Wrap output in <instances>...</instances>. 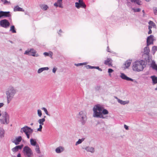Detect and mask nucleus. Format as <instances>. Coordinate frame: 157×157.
I'll list each match as a JSON object with an SVG mask.
<instances>
[{
  "mask_svg": "<svg viewBox=\"0 0 157 157\" xmlns=\"http://www.w3.org/2000/svg\"><path fill=\"white\" fill-rule=\"evenodd\" d=\"M2 116L4 117L5 121L2 119H0L1 122L3 124H8L9 122V116L6 112L2 113Z\"/></svg>",
  "mask_w": 157,
  "mask_h": 157,
  "instance_id": "nucleus-6",
  "label": "nucleus"
},
{
  "mask_svg": "<svg viewBox=\"0 0 157 157\" xmlns=\"http://www.w3.org/2000/svg\"><path fill=\"white\" fill-rule=\"evenodd\" d=\"M118 102L121 105H124L128 103L129 101H123L122 100L118 99Z\"/></svg>",
  "mask_w": 157,
  "mask_h": 157,
  "instance_id": "nucleus-26",
  "label": "nucleus"
},
{
  "mask_svg": "<svg viewBox=\"0 0 157 157\" xmlns=\"http://www.w3.org/2000/svg\"><path fill=\"white\" fill-rule=\"evenodd\" d=\"M41 9L43 10H46L48 9V6L46 5H42L40 6Z\"/></svg>",
  "mask_w": 157,
  "mask_h": 157,
  "instance_id": "nucleus-30",
  "label": "nucleus"
},
{
  "mask_svg": "<svg viewBox=\"0 0 157 157\" xmlns=\"http://www.w3.org/2000/svg\"><path fill=\"white\" fill-rule=\"evenodd\" d=\"M36 148L35 149V150L36 151L38 154H40V148L38 144H37L36 146Z\"/></svg>",
  "mask_w": 157,
  "mask_h": 157,
  "instance_id": "nucleus-36",
  "label": "nucleus"
},
{
  "mask_svg": "<svg viewBox=\"0 0 157 157\" xmlns=\"http://www.w3.org/2000/svg\"><path fill=\"white\" fill-rule=\"evenodd\" d=\"M151 66L153 69L157 71V65L156 64L155 61L154 60L152 61Z\"/></svg>",
  "mask_w": 157,
  "mask_h": 157,
  "instance_id": "nucleus-17",
  "label": "nucleus"
},
{
  "mask_svg": "<svg viewBox=\"0 0 157 157\" xmlns=\"http://www.w3.org/2000/svg\"><path fill=\"white\" fill-rule=\"evenodd\" d=\"M37 113L38 116L39 117H41L42 116V111L40 109H38L37 110Z\"/></svg>",
  "mask_w": 157,
  "mask_h": 157,
  "instance_id": "nucleus-40",
  "label": "nucleus"
},
{
  "mask_svg": "<svg viewBox=\"0 0 157 157\" xmlns=\"http://www.w3.org/2000/svg\"><path fill=\"white\" fill-rule=\"evenodd\" d=\"M36 51L34 50L33 48H31L30 49H28L26 51L24 54L33 56L38 57L39 56V55L38 54H36Z\"/></svg>",
  "mask_w": 157,
  "mask_h": 157,
  "instance_id": "nucleus-7",
  "label": "nucleus"
},
{
  "mask_svg": "<svg viewBox=\"0 0 157 157\" xmlns=\"http://www.w3.org/2000/svg\"><path fill=\"white\" fill-rule=\"evenodd\" d=\"M49 53L45 52L44 53V55H45V56H48L49 55Z\"/></svg>",
  "mask_w": 157,
  "mask_h": 157,
  "instance_id": "nucleus-54",
  "label": "nucleus"
},
{
  "mask_svg": "<svg viewBox=\"0 0 157 157\" xmlns=\"http://www.w3.org/2000/svg\"><path fill=\"white\" fill-rule=\"evenodd\" d=\"M154 13L155 15H157V8H154Z\"/></svg>",
  "mask_w": 157,
  "mask_h": 157,
  "instance_id": "nucleus-46",
  "label": "nucleus"
},
{
  "mask_svg": "<svg viewBox=\"0 0 157 157\" xmlns=\"http://www.w3.org/2000/svg\"><path fill=\"white\" fill-rule=\"evenodd\" d=\"M22 128H25V129H26V131L31 134L33 132V129L31 128L30 127H29L27 126H25L24 127Z\"/></svg>",
  "mask_w": 157,
  "mask_h": 157,
  "instance_id": "nucleus-16",
  "label": "nucleus"
},
{
  "mask_svg": "<svg viewBox=\"0 0 157 157\" xmlns=\"http://www.w3.org/2000/svg\"><path fill=\"white\" fill-rule=\"evenodd\" d=\"M62 30L60 29L59 30V32L58 33L59 35L60 36H61V35L59 33H62Z\"/></svg>",
  "mask_w": 157,
  "mask_h": 157,
  "instance_id": "nucleus-56",
  "label": "nucleus"
},
{
  "mask_svg": "<svg viewBox=\"0 0 157 157\" xmlns=\"http://www.w3.org/2000/svg\"><path fill=\"white\" fill-rule=\"evenodd\" d=\"M20 132L22 133L23 132H24L25 135L27 137L28 139H29L30 138V135L31 134L30 133H29L28 132L26 131V129H25V128H21Z\"/></svg>",
  "mask_w": 157,
  "mask_h": 157,
  "instance_id": "nucleus-14",
  "label": "nucleus"
},
{
  "mask_svg": "<svg viewBox=\"0 0 157 157\" xmlns=\"http://www.w3.org/2000/svg\"><path fill=\"white\" fill-rule=\"evenodd\" d=\"M63 0H58L57 3L58 4V6L61 8H63V6H62Z\"/></svg>",
  "mask_w": 157,
  "mask_h": 157,
  "instance_id": "nucleus-32",
  "label": "nucleus"
},
{
  "mask_svg": "<svg viewBox=\"0 0 157 157\" xmlns=\"http://www.w3.org/2000/svg\"><path fill=\"white\" fill-rule=\"evenodd\" d=\"M113 71V70L111 68H109L108 70V72L109 73H111Z\"/></svg>",
  "mask_w": 157,
  "mask_h": 157,
  "instance_id": "nucleus-48",
  "label": "nucleus"
},
{
  "mask_svg": "<svg viewBox=\"0 0 157 157\" xmlns=\"http://www.w3.org/2000/svg\"><path fill=\"white\" fill-rule=\"evenodd\" d=\"M131 60H130V59H129L127 60L126 61L125 63L124 64V65L126 68H127L129 67L131 63Z\"/></svg>",
  "mask_w": 157,
  "mask_h": 157,
  "instance_id": "nucleus-27",
  "label": "nucleus"
},
{
  "mask_svg": "<svg viewBox=\"0 0 157 157\" xmlns=\"http://www.w3.org/2000/svg\"><path fill=\"white\" fill-rule=\"evenodd\" d=\"M78 118L82 125H84L87 120L86 113L85 111H80L78 115Z\"/></svg>",
  "mask_w": 157,
  "mask_h": 157,
  "instance_id": "nucleus-3",
  "label": "nucleus"
},
{
  "mask_svg": "<svg viewBox=\"0 0 157 157\" xmlns=\"http://www.w3.org/2000/svg\"><path fill=\"white\" fill-rule=\"evenodd\" d=\"M41 109L43 110H44V111L45 113L48 116H50V115L48 113V112L47 109L44 108L43 107L41 108Z\"/></svg>",
  "mask_w": 157,
  "mask_h": 157,
  "instance_id": "nucleus-38",
  "label": "nucleus"
},
{
  "mask_svg": "<svg viewBox=\"0 0 157 157\" xmlns=\"http://www.w3.org/2000/svg\"><path fill=\"white\" fill-rule=\"evenodd\" d=\"M45 121V119L43 118L42 119H39L38 121V122L40 124L43 125L44 124V122Z\"/></svg>",
  "mask_w": 157,
  "mask_h": 157,
  "instance_id": "nucleus-33",
  "label": "nucleus"
},
{
  "mask_svg": "<svg viewBox=\"0 0 157 157\" xmlns=\"http://www.w3.org/2000/svg\"><path fill=\"white\" fill-rule=\"evenodd\" d=\"M90 65H87L85 66V67L87 69H90Z\"/></svg>",
  "mask_w": 157,
  "mask_h": 157,
  "instance_id": "nucleus-55",
  "label": "nucleus"
},
{
  "mask_svg": "<svg viewBox=\"0 0 157 157\" xmlns=\"http://www.w3.org/2000/svg\"><path fill=\"white\" fill-rule=\"evenodd\" d=\"M64 150V148L63 147L60 146L56 149V153H59L63 151Z\"/></svg>",
  "mask_w": 157,
  "mask_h": 157,
  "instance_id": "nucleus-19",
  "label": "nucleus"
},
{
  "mask_svg": "<svg viewBox=\"0 0 157 157\" xmlns=\"http://www.w3.org/2000/svg\"><path fill=\"white\" fill-rule=\"evenodd\" d=\"M22 139V138L21 136H19L18 137L16 138L15 139L12 141V142L14 143L15 145H17L19 144L20 142Z\"/></svg>",
  "mask_w": 157,
  "mask_h": 157,
  "instance_id": "nucleus-12",
  "label": "nucleus"
},
{
  "mask_svg": "<svg viewBox=\"0 0 157 157\" xmlns=\"http://www.w3.org/2000/svg\"><path fill=\"white\" fill-rule=\"evenodd\" d=\"M154 36L150 35L147 39V46H149L150 45L153 44Z\"/></svg>",
  "mask_w": 157,
  "mask_h": 157,
  "instance_id": "nucleus-11",
  "label": "nucleus"
},
{
  "mask_svg": "<svg viewBox=\"0 0 157 157\" xmlns=\"http://www.w3.org/2000/svg\"><path fill=\"white\" fill-rule=\"evenodd\" d=\"M57 68H53L52 69V72L53 73H55L57 70Z\"/></svg>",
  "mask_w": 157,
  "mask_h": 157,
  "instance_id": "nucleus-51",
  "label": "nucleus"
},
{
  "mask_svg": "<svg viewBox=\"0 0 157 157\" xmlns=\"http://www.w3.org/2000/svg\"><path fill=\"white\" fill-rule=\"evenodd\" d=\"M42 124H40V125H39V128L37 129V131H38L41 132L42 131Z\"/></svg>",
  "mask_w": 157,
  "mask_h": 157,
  "instance_id": "nucleus-43",
  "label": "nucleus"
},
{
  "mask_svg": "<svg viewBox=\"0 0 157 157\" xmlns=\"http://www.w3.org/2000/svg\"><path fill=\"white\" fill-rule=\"evenodd\" d=\"M85 149L87 151L90 152L92 153H93L94 152V148L93 147H87L85 148Z\"/></svg>",
  "mask_w": 157,
  "mask_h": 157,
  "instance_id": "nucleus-23",
  "label": "nucleus"
},
{
  "mask_svg": "<svg viewBox=\"0 0 157 157\" xmlns=\"http://www.w3.org/2000/svg\"><path fill=\"white\" fill-rule=\"evenodd\" d=\"M16 92V90L13 87L10 86L6 92V96L13 98Z\"/></svg>",
  "mask_w": 157,
  "mask_h": 157,
  "instance_id": "nucleus-5",
  "label": "nucleus"
},
{
  "mask_svg": "<svg viewBox=\"0 0 157 157\" xmlns=\"http://www.w3.org/2000/svg\"><path fill=\"white\" fill-rule=\"evenodd\" d=\"M112 60L110 58H107L106 60H105L104 62V64L105 65H108L109 66H112V62H110Z\"/></svg>",
  "mask_w": 157,
  "mask_h": 157,
  "instance_id": "nucleus-18",
  "label": "nucleus"
},
{
  "mask_svg": "<svg viewBox=\"0 0 157 157\" xmlns=\"http://www.w3.org/2000/svg\"><path fill=\"white\" fill-rule=\"evenodd\" d=\"M107 51L108 52H111L110 51H109V46H108L107 47Z\"/></svg>",
  "mask_w": 157,
  "mask_h": 157,
  "instance_id": "nucleus-60",
  "label": "nucleus"
},
{
  "mask_svg": "<svg viewBox=\"0 0 157 157\" xmlns=\"http://www.w3.org/2000/svg\"><path fill=\"white\" fill-rule=\"evenodd\" d=\"M120 77L123 79L125 80L128 81H131L132 82H133L136 83H137V82L136 80L133 79L132 78L127 76L124 73H121Z\"/></svg>",
  "mask_w": 157,
  "mask_h": 157,
  "instance_id": "nucleus-9",
  "label": "nucleus"
},
{
  "mask_svg": "<svg viewBox=\"0 0 157 157\" xmlns=\"http://www.w3.org/2000/svg\"><path fill=\"white\" fill-rule=\"evenodd\" d=\"M151 28H152V26H151V25H149L148 26V29H151Z\"/></svg>",
  "mask_w": 157,
  "mask_h": 157,
  "instance_id": "nucleus-63",
  "label": "nucleus"
},
{
  "mask_svg": "<svg viewBox=\"0 0 157 157\" xmlns=\"http://www.w3.org/2000/svg\"><path fill=\"white\" fill-rule=\"evenodd\" d=\"M3 17H11V16L10 12H4L3 11Z\"/></svg>",
  "mask_w": 157,
  "mask_h": 157,
  "instance_id": "nucleus-24",
  "label": "nucleus"
},
{
  "mask_svg": "<svg viewBox=\"0 0 157 157\" xmlns=\"http://www.w3.org/2000/svg\"><path fill=\"white\" fill-rule=\"evenodd\" d=\"M130 1L132 2L136 3L138 5H141V1L140 0H130Z\"/></svg>",
  "mask_w": 157,
  "mask_h": 157,
  "instance_id": "nucleus-29",
  "label": "nucleus"
},
{
  "mask_svg": "<svg viewBox=\"0 0 157 157\" xmlns=\"http://www.w3.org/2000/svg\"><path fill=\"white\" fill-rule=\"evenodd\" d=\"M147 59H146V61L147 63H149L150 62V60L151 59L149 55V56H147Z\"/></svg>",
  "mask_w": 157,
  "mask_h": 157,
  "instance_id": "nucleus-42",
  "label": "nucleus"
},
{
  "mask_svg": "<svg viewBox=\"0 0 157 157\" xmlns=\"http://www.w3.org/2000/svg\"><path fill=\"white\" fill-rule=\"evenodd\" d=\"M17 157H21V154L20 153H19L17 155Z\"/></svg>",
  "mask_w": 157,
  "mask_h": 157,
  "instance_id": "nucleus-61",
  "label": "nucleus"
},
{
  "mask_svg": "<svg viewBox=\"0 0 157 157\" xmlns=\"http://www.w3.org/2000/svg\"><path fill=\"white\" fill-rule=\"evenodd\" d=\"M90 69H95V66H90Z\"/></svg>",
  "mask_w": 157,
  "mask_h": 157,
  "instance_id": "nucleus-62",
  "label": "nucleus"
},
{
  "mask_svg": "<svg viewBox=\"0 0 157 157\" xmlns=\"http://www.w3.org/2000/svg\"><path fill=\"white\" fill-rule=\"evenodd\" d=\"M54 6H56V7L58 6V4L57 3V2H56L54 4Z\"/></svg>",
  "mask_w": 157,
  "mask_h": 157,
  "instance_id": "nucleus-59",
  "label": "nucleus"
},
{
  "mask_svg": "<svg viewBox=\"0 0 157 157\" xmlns=\"http://www.w3.org/2000/svg\"><path fill=\"white\" fill-rule=\"evenodd\" d=\"M157 51V46H154L152 47V51L153 54H154L155 52Z\"/></svg>",
  "mask_w": 157,
  "mask_h": 157,
  "instance_id": "nucleus-35",
  "label": "nucleus"
},
{
  "mask_svg": "<svg viewBox=\"0 0 157 157\" xmlns=\"http://www.w3.org/2000/svg\"><path fill=\"white\" fill-rule=\"evenodd\" d=\"M144 63V61L143 60L135 62L132 67L133 70L138 72L143 71L145 66Z\"/></svg>",
  "mask_w": 157,
  "mask_h": 157,
  "instance_id": "nucleus-2",
  "label": "nucleus"
},
{
  "mask_svg": "<svg viewBox=\"0 0 157 157\" xmlns=\"http://www.w3.org/2000/svg\"><path fill=\"white\" fill-rule=\"evenodd\" d=\"M9 41L12 44L13 43V42L12 41L9 40Z\"/></svg>",
  "mask_w": 157,
  "mask_h": 157,
  "instance_id": "nucleus-64",
  "label": "nucleus"
},
{
  "mask_svg": "<svg viewBox=\"0 0 157 157\" xmlns=\"http://www.w3.org/2000/svg\"><path fill=\"white\" fill-rule=\"evenodd\" d=\"M4 17H3V11H0V18H1Z\"/></svg>",
  "mask_w": 157,
  "mask_h": 157,
  "instance_id": "nucleus-47",
  "label": "nucleus"
},
{
  "mask_svg": "<svg viewBox=\"0 0 157 157\" xmlns=\"http://www.w3.org/2000/svg\"><path fill=\"white\" fill-rule=\"evenodd\" d=\"M124 128L127 130H128L129 129L128 126L125 124L124 125Z\"/></svg>",
  "mask_w": 157,
  "mask_h": 157,
  "instance_id": "nucleus-53",
  "label": "nucleus"
},
{
  "mask_svg": "<svg viewBox=\"0 0 157 157\" xmlns=\"http://www.w3.org/2000/svg\"><path fill=\"white\" fill-rule=\"evenodd\" d=\"M0 25L2 27L7 28L10 26V23L8 20L4 19L0 21Z\"/></svg>",
  "mask_w": 157,
  "mask_h": 157,
  "instance_id": "nucleus-8",
  "label": "nucleus"
},
{
  "mask_svg": "<svg viewBox=\"0 0 157 157\" xmlns=\"http://www.w3.org/2000/svg\"><path fill=\"white\" fill-rule=\"evenodd\" d=\"M6 98L7 99V103L8 104H9L10 102V101H11L12 99L13 98L10 97H8L7 96Z\"/></svg>",
  "mask_w": 157,
  "mask_h": 157,
  "instance_id": "nucleus-44",
  "label": "nucleus"
},
{
  "mask_svg": "<svg viewBox=\"0 0 157 157\" xmlns=\"http://www.w3.org/2000/svg\"><path fill=\"white\" fill-rule=\"evenodd\" d=\"M94 111L93 117H95L100 118L102 119H107L108 116H104L109 113L108 111L99 105H95L93 108Z\"/></svg>",
  "mask_w": 157,
  "mask_h": 157,
  "instance_id": "nucleus-1",
  "label": "nucleus"
},
{
  "mask_svg": "<svg viewBox=\"0 0 157 157\" xmlns=\"http://www.w3.org/2000/svg\"><path fill=\"white\" fill-rule=\"evenodd\" d=\"M86 63H75V66H76L77 67H78L80 66H82L84 65H86Z\"/></svg>",
  "mask_w": 157,
  "mask_h": 157,
  "instance_id": "nucleus-39",
  "label": "nucleus"
},
{
  "mask_svg": "<svg viewBox=\"0 0 157 157\" xmlns=\"http://www.w3.org/2000/svg\"><path fill=\"white\" fill-rule=\"evenodd\" d=\"M4 130L3 128H0V138H2L4 136Z\"/></svg>",
  "mask_w": 157,
  "mask_h": 157,
  "instance_id": "nucleus-28",
  "label": "nucleus"
},
{
  "mask_svg": "<svg viewBox=\"0 0 157 157\" xmlns=\"http://www.w3.org/2000/svg\"><path fill=\"white\" fill-rule=\"evenodd\" d=\"M23 147V145L22 144L20 145H17L13 148L12 150L13 152H16L18 151L19 150L21 149Z\"/></svg>",
  "mask_w": 157,
  "mask_h": 157,
  "instance_id": "nucleus-13",
  "label": "nucleus"
},
{
  "mask_svg": "<svg viewBox=\"0 0 157 157\" xmlns=\"http://www.w3.org/2000/svg\"><path fill=\"white\" fill-rule=\"evenodd\" d=\"M153 85L157 83V77L155 75L152 76L151 77Z\"/></svg>",
  "mask_w": 157,
  "mask_h": 157,
  "instance_id": "nucleus-22",
  "label": "nucleus"
},
{
  "mask_svg": "<svg viewBox=\"0 0 157 157\" xmlns=\"http://www.w3.org/2000/svg\"><path fill=\"white\" fill-rule=\"evenodd\" d=\"M22 151L25 157H31L33 155L31 149L28 146H25Z\"/></svg>",
  "mask_w": 157,
  "mask_h": 157,
  "instance_id": "nucleus-4",
  "label": "nucleus"
},
{
  "mask_svg": "<svg viewBox=\"0 0 157 157\" xmlns=\"http://www.w3.org/2000/svg\"><path fill=\"white\" fill-rule=\"evenodd\" d=\"M148 46H147L145 47L144 48V54L147 55V56H149L150 52V49Z\"/></svg>",
  "mask_w": 157,
  "mask_h": 157,
  "instance_id": "nucleus-15",
  "label": "nucleus"
},
{
  "mask_svg": "<svg viewBox=\"0 0 157 157\" xmlns=\"http://www.w3.org/2000/svg\"><path fill=\"white\" fill-rule=\"evenodd\" d=\"M101 88V86L99 85H97L95 87V89L96 91L99 90Z\"/></svg>",
  "mask_w": 157,
  "mask_h": 157,
  "instance_id": "nucleus-45",
  "label": "nucleus"
},
{
  "mask_svg": "<svg viewBox=\"0 0 157 157\" xmlns=\"http://www.w3.org/2000/svg\"><path fill=\"white\" fill-rule=\"evenodd\" d=\"M4 105V104L3 103H0V108L2 107Z\"/></svg>",
  "mask_w": 157,
  "mask_h": 157,
  "instance_id": "nucleus-57",
  "label": "nucleus"
},
{
  "mask_svg": "<svg viewBox=\"0 0 157 157\" xmlns=\"http://www.w3.org/2000/svg\"><path fill=\"white\" fill-rule=\"evenodd\" d=\"M76 7L79 9L80 7H82L85 9L86 7V5L83 1H78V2H76L75 3Z\"/></svg>",
  "mask_w": 157,
  "mask_h": 157,
  "instance_id": "nucleus-10",
  "label": "nucleus"
},
{
  "mask_svg": "<svg viewBox=\"0 0 157 157\" xmlns=\"http://www.w3.org/2000/svg\"><path fill=\"white\" fill-rule=\"evenodd\" d=\"M149 31L148 32V34H150L152 33V31L151 29H149Z\"/></svg>",
  "mask_w": 157,
  "mask_h": 157,
  "instance_id": "nucleus-58",
  "label": "nucleus"
},
{
  "mask_svg": "<svg viewBox=\"0 0 157 157\" xmlns=\"http://www.w3.org/2000/svg\"><path fill=\"white\" fill-rule=\"evenodd\" d=\"M85 140V138H82V139H79L78 141H77L75 143V145H77L79 144L82 143V142L83 141Z\"/></svg>",
  "mask_w": 157,
  "mask_h": 157,
  "instance_id": "nucleus-34",
  "label": "nucleus"
},
{
  "mask_svg": "<svg viewBox=\"0 0 157 157\" xmlns=\"http://www.w3.org/2000/svg\"><path fill=\"white\" fill-rule=\"evenodd\" d=\"M53 55V53L52 52H50V53H49V55L48 56L50 57L51 58H52V56Z\"/></svg>",
  "mask_w": 157,
  "mask_h": 157,
  "instance_id": "nucleus-50",
  "label": "nucleus"
},
{
  "mask_svg": "<svg viewBox=\"0 0 157 157\" xmlns=\"http://www.w3.org/2000/svg\"><path fill=\"white\" fill-rule=\"evenodd\" d=\"M10 31H11L13 33H16L15 27L14 25H12L10 27Z\"/></svg>",
  "mask_w": 157,
  "mask_h": 157,
  "instance_id": "nucleus-31",
  "label": "nucleus"
},
{
  "mask_svg": "<svg viewBox=\"0 0 157 157\" xmlns=\"http://www.w3.org/2000/svg\"><path fill=\"white\" fill-rule=\"evenodd\" d=\"M95 69H97L99 71H102V69L101 68H99L98 66H95Z\"/></svg>",
  "mask_w": 157,
  "mask_h": 157,
  "instance_id": "nucleus-49",
  "label": "nucleus"
},
{
  "mask_svg": "<svg viewBox=\"0 0 157 157\" xmlns=\"http://www.w3.org/2000/svg\"><path fill=\"white\" fill-rule=\"evenodd\" d=\"M132 10L134 11V12H139L141 10V9L140 8H132Z\"/></svg>",
  "mask_w": 157,
  "mask_h": 157,
  "instance_id": "nucleus-41",
  "label": "nucleus"
},
{
  "mask_svg": "<svg viewBox=\"0 0 157 157\" xmlns=\"http://www.w3.org/2000/svg\"><path fill=\"white\" fill-rule=\"evenodd\" d=\"M13 10L14 11H24V9L22 8L19 7L18 6H17L14 7Z\"/></svg>",
  "mask_w": 157,
  "mask_h": 157,
  "instance_id": "nucleus-21",
  "label": "nucleus"
},
{
  "mask_svg": "<svg viewBox=\"0 0 157 157\" xmlns=\"http://www.w3.org/2000/svg\"><path fill=\"white\" fill-rule=\"evenodd\" d=\"M6 3H8V4H10V2H8L6 0L4 2V4H6Z\"/></svg>",
  "mask_w": 157,
  "mask_h": 157,
  "instance_id": "nucleus-52",
  "label": "nucleus"
},
{
  "mask_svg": "<svg viewBox=\"0 0 157 157\" xmlns=\"http://www.w3.org/2000/svg\"><path fill=\"white\" fill-rule=\"evenodd\" d=\"M148 24L149 25H151L152 26H153V27L154 28H155L156 27V25H155V24L153 22V21H150L149 22Z\"/></svg>",
  "mask_w": 157,
  "mask_h": 157,
  "instance_id": "nucleus-37",
  "label": "nucleus"
},
{
  "mask_svg": "<svg viewBox=\"0 0 157 157\" xmlns=\"http://www.w3.org/2000/svg\"><path fill=\"white\" fill-rule=\"evenodd\" d=\"M30 142L31 144L33 146H36L38 144L36 142V140L35 139L31 138L30 139Z\"/></svg>",
  "mask_w": 157,
  "mask_h": 157,
  "instance_id": "nucleus-20",
  "label": "nucleus"
},
{
  "mask_svg": "<svg viewBox=\"0 0 157 157\" xmlns=\"http://www.w3.org/2000/svg\"><path fill=\"white\" fill-rule=\"evenodd\" d=\"M49 69V68L48 67H42L39 68L37 71V72L38 73H40L42 72L44 70H48Z\"/></svg>",
  "mask_w": 157,
  "mask_h": 157,
  "instance_id": "nucleus-25",
  "label": "nucleus"
}]
</instances>
